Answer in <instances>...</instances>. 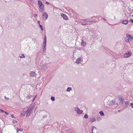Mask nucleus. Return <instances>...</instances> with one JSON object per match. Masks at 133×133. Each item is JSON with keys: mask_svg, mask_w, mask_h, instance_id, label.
<instances>
[{"mask_svg": "<svg viewBox=\"0 0 133 133\" xmlns=\"http://www.w3.org/2000/svg\"><path fill=\"white\" fill-rule=\"evenodd\" d=\"M126 36L127 37L126 39H127V40L126 41L127 42H131V40H130L129 38L130 39H133V36H131L129 34H127Z\"/></svg>", "mask_w": 133, "mask_h": 133, "instance_id": "obj_1", "label": "nucleus"}, {"mask_svg": "<svg viewBox=\"0 0 133 133\" xmlns=\"http://www.w3.org/2000/svg\"><path fill=\"white\" fill-rule=\"evenodd\" d=\"M42 17L43 19L46 20L48 18V15L46 12H44L42 15Z\"/></svg>", "mask_w": 133, "mask_h": 133, "instance_id": "obj_2", "label": "nucleus"}, {"mask_svg": "<svg viewBox=\"0 0 133 133\" xmlns=\"http://www.w3.org/2000/svg\"><path fill=\"white\" fill-rule=\"evenodd\" d=\"M75 110L77 112L78 114H82L83 112L82 110H80L78 107H77L75 108Z\"/></svg>", "mask_w": 133, "mask_h": 133, "instance_id": "obj_3", "label": "nucleus"}, {"mask_svg": "<svg viewBox=\"0 0 133 133\" xmlns=\"http://www.w3.org/2000/svg\"><path fill=\"white\" fill-rule=\"evenodd\" d=\"M82 60V58L81 57H79L76 60L75 62L77 64H78L81 62Z\"/></svg>", "mask_w": 133, "mask_h": 133, "instance_id": "obj_4", "label": "nucleus"}, {"mask_svg": "<svg viewBox=\"0 0 133 133\" xmlns=\"http://www.w3.org/2000/svg\"><path fill=\"white\" fill-rule=\"evenodd\" d=\"M61 16L63 17L64 19L65 20H67L68 19V17L66 15L64 14H61Z\"/></svg>", "mask_w": 133, "mask_h": 133, "instance_id": "obj_5", "label": "nucleus"}, {"mask_svg": "<svg viewBox=\"0 0 133 133\" xmlns=\"http://www.w3.org/2000/svg\"><path fill=\"white\" fill-rule=\"evenodd\" d=\"M94 130V131H95L97 130V128L93 126H92L91 128V132L92 133H95V132H93Z\"/></svg>", "mask_w": 133, "mask_h": 133, "instance_id": "obj_6", "label": "nucleus"}, {"mask_svg": "<svg viewBox=\"0 0 133 133\" xmlns=\"http://www.w3.org/2000/svg\"><path fill=\"white\" fill-rule=\"evenodd\" d=\"M30 75L31 77H34L36 76V74L35 72L32 71L31 72Z\"/></svg>", "mask_w": 133, "mask_h": 133, "instance_id": "obj_7", "label": "nucleus"}, {"mask_svg": "<svg viewBox=\"0 0 133 133\" xmlns=\"http://www.w3.org/2000/svg\"><path fill=\"white\" fill-rule=\"evenodd\" d=\"M93 17H92L91 19H90V20H88V21L89 22V25H91L92 24V22L95 21V19H93Z\"/></svg>", "mask_w": 133, "mask_h": 133, "instance_id": "obj_8", "label": "nucleus"}, {"mask_svg": "<svg viewBox=\"0 0 133 133\" xmlns=\"http://www.w3.org/2000/svg\"><path fill=\"white\" fill-rule=\"evenodd\" d=\"M44 6H43L39 7V11L42 12H43L44 9Z\"/></svg>", "mask_w": 133, "mask_h": 133, "instance_id": "obj_9", "label": "nucleus"}, {"mask_svg": "<svg viewBox=\"0 0 133 133\" xmlns=\"http://www.w3.org/2000/svg\"><path fill=\"white\" fill-rule=\"evenodd\" d=\"M38 7H40L44 6V5L42 3V2L40 0H38Z\"/></svg>", "mask_w": 133, "mask_h": 133, "instance_id": "obj_10", "label": "nucleus"}, {"mask_svg": "<svg viewBox=\"0 0 133 133\" xmlns=\"http://www.w3.org/2000/svg\"><path fill=\"white\" fill-rule=\"evenodd\" d=\"M111 102H112L111 104L112 105H114L115 104H119L120 103V102H118V103L115 100L114 101L112 100V101H111Z\"/></svg>", "mask_w": 133, "mask_h": 133, "instance_id": "obj_11", "label": "nucleus"}, {"mask_svg": "<svg viewBox=\"0 0 133 133\" xmlns=\"http://www.w3.org/2000/svg\"><path fill=\"white\" fill-rule=\"evenodd\" d=\"M131 56V54L129 53H126L124 55V56L125 57H130Z\"/></svg>", "mask_w": 133, "mask_h": 133, "instance_id": "obj_12", "label": "nucleus"}, {"mask_svg": "<svg viewBox=\"0 0 133 133\" xmlns=\"http://www.w3.org/2000/svg\"><path fill=\"white\" fill-rule=\"evenodd\" d=\"M33 109V107H31L30 108H29L28 109L27 111H26V112H28L29 113H31Z\"/></svg>", "mask_w": 133, "mask_h": 133, "instance_id": "obj_13", "label": "nucleus"}, {"mask_svg": "<svg viewBox=\"0 0 133 133\" xmlns=\"http://www.w3.org/2000/svg\"><path fill=\"white\" fill-rule=\"evenodd\" d=\"M40 68L42 70H46L47 69V67L46 66L42 65L40 66Z\"/></svg>", "mask_w": 133, "mask_h": 133, "instance_id": "obj_14", "label": "nucleus"}, {"mask_svg": "<svg viewBox=\"0 0 133 133\" xmlns=\"http://www.w3.org/2000/svg\"><path fill=\"white\" fill-rule=\"evenodd\" d=\"M128 23V21L127 20H124L122 22V24L125 25L127 24Z\"/></svg>", "mask_w": 133, "mask_h": 133, "instance_id": "obj_15", "label": "nucleus"}, {"mask_svg": "<svg viewBox=\"0 0 133 133\" xmlns=\"http://www.w3.org/2000/svg\"><path fill=\"white\" fill-rule=\"evenodd\" d=\"M81 24L83 25H88L89 24V23H87L85 22H81Z\"/></svg>", "mask_w": 133, "mask_h": 133, "instance_id": "obj_16", "label": "nucleus"}, {"mask_svg": "<svg viewBox=\"0 0 133 133\" xmlns=\"http://www.w3.org/2000/svg\"><path fill=\"white\" fill-rule=\"evenodd\" d=\"M125 108H127L128 106L129 105V103L127 101H125Z\"/></svg>", "mask_w": 133, "mask_h": 133, "instance_id": "obj_17", "label": "nucleus"}, {"mask_svg": "<svg viewBox=\"0 0 133 133\" xmlns=\"http://www.w3.org/2000/svg\"><path fill=\"white\" fill-rule=\"evenodd\" d=\"M81 45L84 46H85L86 45L85 42H84L83 40H82V41L81 42Z\"/></svg>", "mask_w": 133, "mask_h": 133, "instance_id": "obj_18", "label": "nucleus"}, {"mask_svg": "<svg viewBox=\"0 0 133 133\" xmlns=\"http://www.w3.org/2000/svg\"><path fill=\"white\" fill-rule=\"evenodd\" d=\"M121 99H120V103L121 104H123V101L124 100V98H121Z\"/></svg>", "mask_w": 133, "mask_h": 133, "instance_id": "obj_19", "label": "nucleus"}, {"mask_svg": "<svg viewBox=\"0 0 133 133\" xmlns=\"http://www.w3.org/2000/svg\"><path fill=\"white\" fill-rule=\"evenodd\" d=\"M90 121L92 122H93L95 121V118H90Z\"/></svg>", "mask_w": 133, "mask_h": 133, "instance_id": "obj_20", "label": "nucleus"}, {"mask_svg": "<svg viewBox=\"0 0 133 133\" xmlns=\"http://www.w3.org/2000/svg\"><path fill=\"white\" fill-rule=\"evenodd\" d=\"M71 89L72 88L71 87H69L67 88L66 91L68 92H69L71 90Z\"/></svg>", "mask_w": 133, "mask_h": 133, "instance_id": "obj_21", "label": "nucleus"}, {"mask_svg": "<svg viewBox=\"0 0 133 133\" xmlns=\"http://www.w3.org/2000/svg\"><path fill=\"white\" fill-rule=\"evenodd\" d=\"M39 27L41 28V30L43 32V26L41 25L40 24H39Z\"/></svg>", "mask_w": 133, "mask_h": 133, "instance_id": "obj_22", "label": "nucleus"}, {"mask_svg": "<svg viewBox=\"0 0 133 133\" xmlns=\"http://www.w3.org/2000/svg\"><path fill=\"white\" fill-rule=\"evenodd\" d=\"M99 113L101 116H102L104 115V114L103 113V112L102 111H100Z\"/></svg>", "mask_w": 133, "mask_h": 133, "instance_id": "obj_23", "label": "nucleus"}, {"mask_svg": "<svg viewBox=\"0 0 133 133\" xmlns=\"http://www.w3.org/2000/svg\"><path fill=\"white\" fill-rule=\"evenodd\" d=\"M16 130H17V133H18V131H20L21 132H22L23 131V129H22L21 130H20V129H19L18 128H17L16 129Z\"/></svg>", "mask_w": 133, "mask_h": 133, "instance_id": "obj_24", "label": "nucleus"}, {"mask_svg": "<svg viewBox=\"0 0 133 133\" xmlns=\"http://www.w3.org/2000/svg\"><path fill=\"white\" fill-rule=\"evenodd\" d=\"M19 57L21 58H25V56L23 54H22Z\"/></svg>", "mask_w": 133, "mask_h": 133, "instance_id": "obj_25", "label": "nucleus"}, {"mask_svg": "<svg viewBox=\"0 0 133 133\" xmlns=\"http://www.w3.org/2000/svg\"><path fill=\"white\" fill-rule=\"evenodd\" d=\"M33 97V95H28V98H27L29 99H30L31 97Z\"/></svg>", "mask_w": 133, "mask_h": 133, "instance_id": "obj_26", "label": "nucleus"}, {"mask_svg": "<svg viewBox=\"0 0 133 133\" xmlns=\"http://www.w3.org/2000/svg\"><path fill=\"white\" fill-rule=\"evenodd\" d=\"M81 20L82 21H84L87 23H88V22H89L88 21V20L87 19H84L83 20L82 19Z\"/></svg>", "mask_w": 133, "mask_h": 133, "instance_id": "obj_27", "label": "nucleus"}, {"mask_svg": "<svg viewBox=\"0 0 133 133\" xmlns=\"http://www.w3.org/2000/svg\"><path fill=\"white\" fill-rule=\"evenodd\" d=\"M51 99L52 101H54L55 100V97L53 96H51Z\"/></svg>", "mask_w": 133, "mask_h": 133, "instance_id": "obj_28", "label": "nucleus"}, {"mask_svg": "<svg viewBox=\"0 0 133 133\" xmlns=\"http://www.w3.org/2000/svg\"><path fill=\"white\" fill-rule=\"evenodd\" d=\"M84 117L86 119H87L88 118V116L87 114H85L84 116Z\"/></svg>", "mask_w": 133, "mask_h": 133, "instance_id": "obj_29", "label": "nucleus"}, {"mask_svg": "<svg viewBox=\"0 0 133 133\" xmlns=\"http://www.w3.org/2000/svg\"><path fill=\"white\" fill-rule=\"evenodd\" d=\"M26 113H27V114H26V117H28L29 116V115L30 114V113H29L28 112H26Z\"/></svg>", "mask_w": 133, "mask_h": 133, "instance_id": "obj_30", "label": "nucleus"}, {"mask_svg": "<svg viewBox=\"0 0 133 133\" xmlns=\"http://www.w3.org/2000/svg\"><path fill=\"white\" fill-rule=\"evenodd\" d=\"M46 42H43V47H46Z\"/></svg>", "mask_w": 133, "mask_h": 133, "instance_id": "obj_31", "label": "nucleus"}, {"mask_svg": "<svg viewBox=\"0 0 133 133\" xmlns=\"http://www.w3.org/2000/svg\"><path fill=\"white\" fill-rule=\"evenodd\" d=\"M130 105L129 106V107H131V108H133V103H131Z\"/></svg>", "mask_w": 133, "mask_h": 133, "instance_id": "obj_32", "label": "nucleus"}, {"mask_svg": "<svg viewBox=\"0 0 133 133\" xmlns=\"http://www.w3.org/2000/svg\"><path fill=\"white\" fill-rule=\"evenodd\" d=\"M44 42H46V36H45L44 37Z\"/></svg>", "mask_w": 133, "mask_h": 133, "instance_id": "obj_33", "label": "nucleus"}, {"mask_svg": "<svg viewBox=\"0 0 133 133\" xmlns=\"http://www.w3.org/2000/svg\"><path fill=\"white\" fill-rule=\"evenodd\" d=\"M26 111H25L23 113H22L21 114L23 115L24 116L26 114Z\"/></svg>", "mask_w": 133, "mask_h": 133, "instance_id": "obj_34", "label": "nucleus"}, {"mask_svg": "<svg viewBox=\"0 0 133 133\" xmlns=\"http://www.w3.org/2000/svg\"><path fill=\"white\" fill-rule=\"evenodd\" d=\"M17 121L16 120H14L12 122V123H17Z\"/></svg>", "mask_w": 133, "mask_h": 133, "instance_id": "obj_35", "label": "nucleus"}, {"mask_svg": "<svg viewBox=\"0 0 133 133\" xmlns=\"http://www.w3.org/2000/svg\"><path fill=\"white\" fill-rule=\"evenodd\" d=\"M118 99H119V100L120 101V99L121 98H123V96H122V97H121L120 96H118Z\"/></svg>", "mask_w": 133, "mask_h": 133, "instance_id": "obj_36", "label": "nucleus"}, {"mask_svg": "<svg viewBox=\"0 0 133 133\" xmlns=\"http://www.w3.org/2000/svg\"><path fill=\"white\" fill-rule=\"evenodd\" d=\"M101 119V118L99 117H98L97 118V120L98 121H99Z\"/></svg>", "mask_w": 133, "mask_h": 133, "instance_id": "obj_37", "label": "nucleus"}, {"mask_svg": "<svg viewBox=\"0 0 133 133\" xmlns=\"http://www.w3.org/2000/svg\"><path fill=\"white\" fill-rule=\"evenodd\" d=\"M47 115H44L43 116V118H45L47 117Z\"/></svg>", "mask_w": 133, "mask_h": 133, "instance_id": "obj_38", "label": "nucleus"}, {"mask_svg": "<svg viewBox=\"0 0 133 133\" xmlns=\"http://www.w3.org/2000/svg\"><path fill=\"white\" fill-rule=\"evenodd\" d=\"M0 111L1 112H4V111L3 110L0 109Z\"/></svg>", "mask_w": 133, "mask_h": 133, "instance_id": "obj_39", "label": "nucleus"}, {"mask_svg": "<svg viewBox=\"0 0 133 133\" xmlns=\"http://www.w3.org/2000/svg\"><path fill=\"white\" fill-rule=\"evenodd\" d=\"M4 97L5 99L6 100H8L9 99V98L8 97H6L5 96H4Z\"/></svg>", "mask_w": 133, "mask_h": 133, "instance_id": "obj_40", "label": "nucleus"}, {"mask_svg": "<svg viewBox=\"0 0 133 133\" xmlns=\"http://www.w3.org/2000/svg\"><path fill=\"white\" fill-rule=\"evenodd\" d=\"M46 50L45 47H43V51H44Z\"/></svg>", "mask_w": 133, "mask_h": 133, "instance_id": "obj_41", "label": "nucleus"}, {"mask_svg": "<svg viewBox=\"0 0 133 133\" xmlns=\"http://www.w3.org/2000/svg\"><path fill=\"white\" fill-rule=\"evenodd\" d=\"M36 96H35V97H34L33 99V100L32 101V102H33L34 101V100L35 99V98H36Z\"/></svg>", "mask_w": 133, "mask_h": 133, "instance_id": "obj_42", "label": "nucleus"}, {"mask_svg": "<svg viewBox=\"0 0 133 133\" xmlns=\"http://www.w3.org/2000/svg\"><path fill=\"white\" fill-rule=\"evenodd\" d=\"M10 117H11L12 118H14V116L13 115H11Z\"/></svg>", "mask_w": 133, "mask_h": 133, "instance_id": "obj_43", "label": "nucleus"}, {"mask_svg": "<svg viewBox=\"0 0 133 133\" xmlns=\"http://www.w3.org/2000/svg\"><path fill=\"white\" fill-rule=\"evenodd\" d=\"M45 4L47 5H49V2L47 1L46 2Z\"/></svg>", "mask_w": 133, "mask_h": 133, "instance_id": "obj_44", "label": "nucleus"}, {"mask_svg": "<svg viewBox=\"0 0 133 133\" xmlns=\"http://www.w3.org/2000/svg\"><path fill=\"white\" fill-rule=\"evenodd\" d=\"M4 112L6 115H8L9 114V113H8L5 112V111H4Z\"/></svg>", "mask_w": 133, "mask_h": 133, "instance_id": "obj_45", "label": "nucleus"}, {"mask_svg": "<svg viewBox=\"0 0 133 133\" xmlns=\"http://www.w3.org/2000/svg\"><path fill=\"white\" fill-rule=\"evenodd\" d=\"M130 21L132 22V23H133V19H131L130 20Z\"/></svg>", "mask_w": 133, "mask_h": 133, "instance_id": "obj_46", "label": "nucleus"}, {"mask_svg": "<svg viewBox=\"0 0 133 133\" xmlns=\"http://www.w3.org/2000/svg\"><path fill=\"white\" fill-rule=\"evenodd\" d=\"M37 16V15L36 14H35L34 15V16L35 17H36Z\"/></svg>", "mask_w": 133, "mask_h": 133, "instance_id": "obj_47", "label": "nucleus"}, {"mask_svg": "<svg viewBox=\"0 0 133 133\" xmlns=\"http://www.w3.org/2000/svg\"><path fill=\"white\" fill-rule=\"evenodd\" d=\"M37 23H38V24H40V21H38V22H37Z\"/></svg>", "mask_w": 133, "mask_h": 133, "instance_id": "obj_48", "label": "nucleus"}, {"mask_svg": "<svg viewBox=\"0 0 133 133\" xmlns=\"http://www.w3.org/2000/svg\"><path fill=\"white\" fill-rule=\"evenodd\" d=\"M103 19L105 21H106V20L105 19V18L104 17H103Z\"/></svg>", "mask_w": 133, "mask_h": 133, "instance_id": "obj_49", "label": "nucleus"}, {"mask_svg": "<svg viewBox=\"0 0 133 133\" xmlns=\"http://www.w3.org/2000/svg\"><path fill=\"white\" fill-rule=\"evenodd\" d=\"M31 107H33V108L34 107V105H31Z\"/></svg>", "mask_w": 133, "mask_h": 133, "instance_id": "obj_50", "label": "nucleus"}, {"mask_svg": "<svg viewBox=\"0 0 133 133\" xmlns=\"http://www.w3.org/2000/svg\"><path fill=\"white\" fill-rule=\"evenodd\" d=\"M121 110H118V111L119 112H121Z\"/></svg>", "mask_w": 133, "mask_h": 133, "instance_id": "obj_51", "label": "nucleus"}, {"mask_svg": "<svg viewBox=\"0 0 133 133\" xmlns=\"http://www.w3.org/2000/svg\"><path fill=\"white\" fill-rule=\"evenodd\" d=\"M30 2H31L32 1V0H29Z\"/></svg>", "mask_w": 133, "mask_h": 133, "instance_id": "obj_52", "label": "nucleus"}]
</instances>
